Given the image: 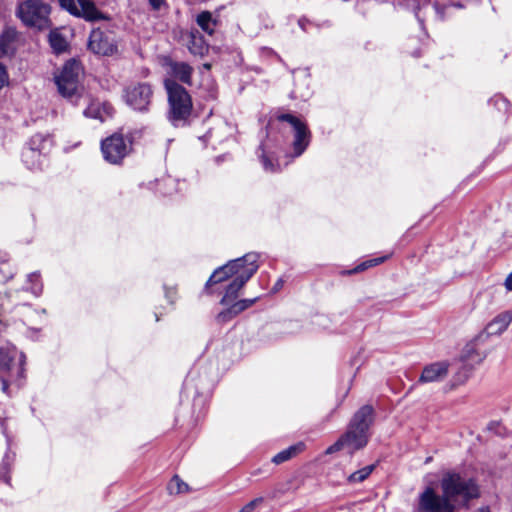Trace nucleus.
I'll return each mask as SVG.
<instances>
[{"label":"nucleus","instance_id":"7","mask_svg":"<svg viewBox=\"0 0 512 512\" xmlns=\"http://www.w3.org/2000/svg\"><path fill=\"white\" fill-rule=\"evenodd\" d=\"M258 258L259 256L256 253L245 254L244 260H246V265H244V268H242L226 286L224 296L220 301L221 305H229L237 299L239 291L258 270Z\"/></svg>","mask_w":512,"mask_h":512},{"label":"nucleus","instance_id":"1","mask_svg":"<svg viewBox=\"0 0 512 512\" xmlns=\"http://www.w3.org/2000/svg\"><path fill=\"white\" fill-rule=\"evenodd\" d=\"M443 497L427 488L420 496V508L425 512H452L451 501L466 506L480 496L479 485L474 478L459 472H447L441 480Z\"/></svg>","mask_w":512,"mask_h":512},{"label":"nucleus","instance_id":"33","mask_svg":"<svg viewBox=\"0 0 512 512\" xmlns=\"http://www.w3.org/2000/svg\"><path fill=\"white\" fill-rule=\"evenodd\" d=\"M228 307L224 310H222L221 312L218 313V315L216 316V320L219 322V323H226V322H229L231 321L234 317L237 316V313L234 311L233 307L231 306V304L227 305Z\"/></svg>","mask_w":512,"mask_h":512},{"label":"nucleus","instance_id":"18","mask_svg":"<svg viewBox=\"0 0 512 512\" xmlns=\"http://www.w3.org/2000/svg\"><path fill=\"white\" fill-rule=\"evenodd\" d=\"M77 17L84 18L91 22L107 19L104 14L96 8L95 4L88 0H79V14Z\"/></svg>","mask_w":512,"mask_h":512},{"label":"nucleus","instance_id":"29","mask_svg":"<svg viewBox=\"0 0 512 512\" xmlns=\"http://www.w3.org/2000/svg\"><path fill=\"white\" fill-rule=\"evenodd\" d=\"M374 468H375L374 464L365 466V467L359 469L358 471L352 473L348 477V481L350 483H360V482H363L372 473Z\"/></svg>","mask_w":512,"mask_h":512},{"label":"nucleus","instance_id":"41","mask_svg":"<svg viewBox=\"0 0 512 512\" xmlns=\"http://www.w3.org/2000/svg\"><path fill=\"white\" fill-rule=\"evenodd\" d=\"M281 285H282V280H279V281L276 283V285H275V287H274V290L276 291L279 287H281Z\"/></svg>","mask_w":512,"mask_h":512},{"label":"nucleus","instance_id":"38","mask_svg":"<svg viewBox=\"0 0 512 512\" xmlns=\"http://www.w3.org/2000/svg\"><path fill=\"white\" fill-rule=\"evenodd\" d=\"M4 374H0V381L2 382V390L6 392L8 389V381L4 378Z\"/></svg>","mask_w":512,"mask_h":512},{"label":"nucleus","instance_id":"5","mask_svg":"<svg viewBox=\"0 0 512 512\" xmlns=\"http://www.w3.org/2000/svg\"><path fill=\"white\" fill-rule=\"evenodd\" d=\"M42 314L46 313V310H41ZM12 318L19 317L24 323L32 322V318L39 316L40 312L32 309L30 305L22 301L20 297V290L14 292L0 293V323L6 320L8 315H12Z\"/></svg>","mask_w":512,"mask_h":512},{"label":"nucleus","instance_id":"27","mask_svg":"<svg viewBox=\"0 0 512 512\" xmlns=\"http://www.w3.org/2000/svg\"><path fill=\"white\" fill-rule=\"evenodd\" d=\"M388 258H389V256L387 255V256H383V257H377V258H373L370 260H366V261L360 263L359 265H357L352 270L346 271L345 273L355 274V273L363 272L368 268H371V267H374V266H377V265L383 263Z\"/></svg>","mask_w":512,"mask_h":512},{"label":"nucleus","instance_id":"17","mask_svg":"<svg viewBox=\"0 0 512 512\" xmlns=\"http://www.w3.org/2000/svg\"><path fill=\"white\" fill-rule=\"evenodd\" d=\"M17 31L7 28L0 34V57L12 55L16 49Z\"/></svg>","mask_w":512,"mask_h":512},{"label":"nucleus","instance_id":"42","mask_svg":"<svg viewBox=\"0 0 512 512\" xmlns=\"http://www.w3.org/2000/svg\"><path fill=\"white\" fill-rule=\"evenodd\" d=\"M166 297H172V294H168V292L166 293Z\"/></svg>","mask_w":512,"mask_h":512},{"label":"nucleus","instance_id":"43","mask_svg":"<svg viewBox=\"0 0 512 512\" xmlns=\"http://www.w3.org/2000/svg\"><path fill=\"white\" fill-rule=\"evenodd\" d=\"M166 297H172V294H168V292L166 293Z\"/></svg>","mask_w":512,"mask_h":512},{"label":"nucleus","instance_id":"16","mask_svg":"<svg viewBox=\"0 0 512 512\" xmlns=\"http://www.w3.org/2000/svg\"><path fill=\"white\" fill-rule=\"evenodd\" d=\"M169 68L170 74L174 78L173 80L177 79L187 85L192 84L193 68L189 64L185 62H170Z\"/></svg>","mask_w":512,"mask_h":512},{"label":"nucleus","instance_id":"24","mask_svg":"<svg viewBox=\"0 0 512 512\" xmlns=\"http://www.w3.org/2000/svg\"><path fill=\"white\" fill-rule=\"evenodd\" d=\"M259 150L261 151L259 157L261 159L264 169L269 172L278 171L280 169V163L278 161L274 162L273 156L266 151V145H261Z\"/></svg>","mask_w":512,"mask_h":512},{"label":"nucleus","instance_id":"4","mask_svg":"<svg viewBox=\"0 0 512 512\" xmlns=\"http://www.w3.org/2000/svg\"><path fill=\"white\" fill-rule=\"evenodd\" d=\"M50 13L49 4L43 0H21L15 10L16 16L25 26L38 30L51 27Z\"/></svg>","mask_w":512,"mask_h":512},{"label":"nucleus","instance_id":"32","mask_svg":"<svg viewBox=\"0 0 512 512\" xmlns=\"http://www.w3.org/2000/svg\"><path fill=\"white\" fill-rule=\"evenodd\" d=\"M58 2L63 10H66L73 16H78L79 3H77L75 0H58Z\"/></svg>","mask_w":512,"mask_h":512},{"label":"nucleus","instance_id":"40","mask_svg":"<svg viewBox=\"0 0 512 512\" xmlns=\"http://www.w3.org/2000/svg\"><path fill=\"white\" fill-rule=\"evenodd\" d=\"M477 512H490V509L488 507H481L477 510Z\"/></svg>","mask_w":512,"mask_h":512},{"label":"nucleus","instance_id":"22","mask_svg":"<svg viewBox=\"0 0 512 512\" xmlns=\"http://www.w3.org/2000/svg\"><path fill=\"white\" fill-rule=\"evenodd\" d=\"M303 449H304V444L301 442L297 443L295 445H292V446L280 451L279 453H277L272 458V462L277 465L282 464V463L290 460L292 457L296 456L300 452H302Z\"/></svg>","mask_w":512,"mask_h":512},{"label":"nucleus","instance_id":"28","mask_svg":"<svg viewBox=\"0 0 512 512\" xmlns=\"http://www.w3.org/2000/svg\"><path fill=\"white\" fill-rule=\"evenodd\" d=\"M27 281L32 285L26 288V291H30L34 297H39L43 290V285L40 282V275L36 272L28 275Z\"/></svg>","mask_w":512,"mask_h":512},{"label":"nucleus","instance_id":"39","mask_svg":"<svg viewBox=\"0 0 512 512\" xmlns=\"http://www.w3.org/2000/svg\"><path fill=\"white\" fill-rule=\"evenodd\" d=\"M42 140L41 135H35L31 139V144L35 145L37 142H40Z\"/></svg>","mask_w":512,"mask_h":512},{"label":"nucleus","instance_id":"2","mask_svg":"<svg viewBox=\"0 0 512 512\" xmlns=\"http://www.w3.org/2000/svg\"><path fill=\"white\" fill-rule=\"evenodd\" d=\"M374 420V409L371 405L362 406L352 417L347 431L331 446L326 449V454H332L340 450L349 453L364 448L369 440V428Z\"/></svg>","mask_w":512,"mask_h":512},{"label":"nucleus","instance_id":"13","mask_svg":"<svg viewBox=\"0 0 512 512\" xmlns=\"http://www.w3.org/2000/svg\"><path fill=\"white\" fill-rule=\"evenodd\" d=\"M244 259L245 255L235 260H231L227 264L216 269L206 282V289L211 285L221 283L230 277L234 278L235 275L244 268V265H246V260Z\"/></svg>","mask_w":512,"mask_h":512},{"label":"nucleus","instance_id":"21","mask_svg":"<svg viewBox=\"0 0 512 512\" xmlns=\"http://www.w3.org/2000/svg\"><path fill=\"white\" fill-rule=\"evenodd\" d=\"M187 46L194 55H203L207 51V44L198 31L190 33Z\"/></svg>","mask_w":512,"mask_h":512},{"label":"nucleus","instance_id":"23","mask_svg":"<svg viewBox=\"0 0 512 512\" xmlns=\"http://www.w3.org/2000/svg\"><path fill=\"white\" fill-rule=\"evenodd\" d=\"M196 22L198 26L207 34L212 35L216 26V20L212 18L209 11H202L197 15Z\"/></svg>","mask_w":512,"mask_h":512},{"label":"nucleus","instance_id":"12","mask_svg":"<svg viewBox=\"0 0 512 512\" xmlns=\"http://www.w3.org/2000/svg\"><path fill=\"white\" fill-rule=\"evenodd\" d=\"M17 357H19L17 373L20 374L22 372L25 356L19 353L13 345L8 343L0 345V374L10 373L16 366Z\"/></svg>","mask_w":512,"mask_h":512},{"label":"nucleus","instance_id":"35","mask_svg":"<svg viewBox=\"0 0 512 512\" xmlns=\"http://www.w3.org/2000/svg\"><path fill=\"white\" fill-rule=\"evenodd\" d=\"M8 83V73L3 64L0 63V89Z\"/></svg>","mask_w":512,"mask_h":512},{"label":"nucleus","instance_id":"8","mask_svg":"<svg viewBox=\"0 0 512 512\" xmlns=\"http://www.w3.org/2000/svg\"><path fill=\"white\" fill-rule=\"evenodd\" d=\"M132 150V141L120 133H114L101 142V152L105 161L113 165L122 163Z\"/></svg>","mask_w":512,"mask_h":512},{"label":"nucleus","instance_id":"20","mask_svg":"<svg viewBox=\"0 0 512 512\" xmlns=\"http://www.w3.org/2000/svg\"><path fill=\"white\" fill-rule=\"evenodd\" d=\"M22 160L30 170H35L41 167L43 156L38 147H28L22 152Z\"/></svg>","mask_w":512,"mask_h":512},{"label":"nucleus","instance_id":"26","mask_svg":"<svg viewBox=\"0 0 512 512\" xmlns=\"http://www.w3.org/2000/svg\"><path fill=\"white\" fill-rule=\"evenodd\" d=\"M189 489L186 484L179 476L175 475L168 483L167 490L169 494H182L187 492Z\"/></svg>","mask_w":512,"mask_h":512},{"label":"nucleus","instance_id":"25","mask_svg":"<svg viewBox=\"0 0 512 512\" xmlns=\"http://www.w3.org/2000/svg\"><path fill=\"white\" fill-rule=\"evenodd\" d=\"M49 43L53 51L57 54L64 52L68 47L66 39L56 31L50 32Z\"/></svg>","mask_w":512,"mask_h":512},{"label":"nucleus","instance_id":"10","mask_svg":"<svg viewBox=\"0 0 512 512\" xmlns=\"http://www.w3.org/2000/svg\"><path fill=\"white\" fill-rule=\"evenodd\" d=\"M88 48L95 54L110 56L117 51V45L111 32L100 28L92 30L89 36Z\"/></svg>","mask_w":512,"mask_h":512},{"label":"nucleus","instance_id":"34","mask_svg":"<svg viewBox=\"0 0 512 512\" xmlns=\"http://www.w3.org/2000/svg\"><path fill=\"white\" fill-rule=\"evenodd\" d=\"M263 502V498H255L254 500L250 501L248 504H246L239 512H253L255 508Z\"/></svg>","mask_w":512,"mask_h":512},{"label":"nucleus","instance_id":"37","mask_svg":"<svg viewBox=\"0 0 512 512\" xmlns=\"http://www.w3.org/2000/svg\"><path fill=\"white\" fill-rule=\"evenodd\" d=\"M165 0H149L150 5L153 9L158 10L164 4Z\"/></svg>","mask_w":512,"mask_h":512},{"label":"nucleus","instance_id":"36","mask_svg":"<svg viewBox=\"0 0 512 512\" xmlns=\"http://www.w3.org/2000/svg\"><path fill=\"white\" fill-rule=\"evenodd\" d=\"M504 286L507 291H512V272L508 274L504 281Z\"/></svg>","mask_w":512,"mask_h":512},{"label":"nucleus","instance_id":"14","mask_svg":"<svg viewBox=\"0 0 512 512\" xmlns=\"http://www.w3.org/2000/svg\"><path fill=\"white\" fill-rule=\"evenodd\" d=\"M449 373V364L446 361L434 362L426 365L417 381L418 384L442 382Z\"/></svg>","mask_w":512,"mask_h":512},{"label":"nucleus","instance_id":"6","mask_svg":"<svg viewBox=\"0 0 512 512\" xmlns=\"http://www.w3.org/2000/svg\"><path fill=\"white\" fill-rule=\"evenodd\" d=\"M81 74V64L72 59L67 61L60 72L55 75V84L63 97L73 98L79 96V80Z\"/></svg>","mask_w":512,"mask_h":512},{"label":"nucleus","instance_id":"19","mask_svg":"<svg viewBox=\"0 0 512 512\" xmlns=\"http://www.w3.org/2000/svg\"><path fill=\"white\" fill-rule=\"evenodd\" d=\"M512 321V312L505 311L497 315L487 326L490 334L503 333Z\"/></svg>","mask_w":512,"mask_h":512},{"label":"nucleus","instance_id":"15","mask_svg":"<svg viewBox=\"0 0 512 512\" xmlns=\"http://www.w3.org/2000/svg\"><path fill=\"white\" fill-rule=\"evenodd\" d=\"M114 109L109 103L91 102L84 110V115L89 118L98 119L104 122L113 115Z\"/></svg>","mask_w":512,"mask_h":512},{"label":"nucleus","instance_id":"9","mask_svg":"<svg viewBox=\"0 0 512 512\" xmlns=\"http://www.w3.org/2000/svg\"><path fill=\"white\" fill-rule=\"evenodd\" d=\"M278 122H286L290 126V130L294 133L292 143L294 157L300 156L308 147L310 142V132L307 126L297 117L289 113H283L276 116Z\"/></svg>","mask_w":512,"mask_h":512},{"label":"nucleus","instance_id":"11","mask_svg":"<svg viewBox=\"0 0 512 512\" xmlns=\"http://www.w3.org/2000/svg\"><path fill=\"white\" fill-rule=\"evenodd\" d=\"M152 89L147 83H138L126 89V102L133 109L144 111L150 104Z\"/></svg>","mask_w":512,"mask_h":512},{"label":"nucleus","instance_id":"31","mask_svg":"<svg viewBox=\"0 0 512 512\" xmlns=\"http://www.w3.org/2000/svg\"><path fill=\"white\" fill-rule=\"evenodd\" d=\"M257 300H258V297L253 298V299H242V300H238V301H233L230 304L233 307L234 311L238 315L241 312H243L244 310L251 307Z\"/></svg>","mask_w":512,"mask_h":512},{"label":"nucleus","instance_id":"30","mask_svg":"<svg viewBox=\"0 0 512 512\" xmlns=\"http://www.w3.org/2000/svg\"><path fill=\"white\" fill-rule=\"evenodd\" d=\"M470 375V369L467 366H463L452 378L449 390L455 389L457 386L464 384Z\"/></svg>","mask_w":512,"mask_h":512},{"label":"nucleus","instance_id":"3","mask_svg":"<svg viewBox=\"0 0 512 512\" xmlns=\"http://www.w3.org/2000/svg\"><path fill=\"white\" fill-rule=\"evenodd\" d=\"M164 85L168 94V120L175 127L184 126L193 109L191 96L173 79H166Z\"/></svg>","mask_w":512,"mask_h":512}]
</instances>
